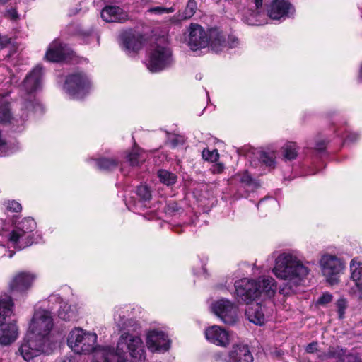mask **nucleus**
Listing matches in <instances>:
<instances>
[{
	"mask_svg": "<svg viewBox=\"0 0 362 362\" xmlns=\"http://www.w3.org/2000/svg\"><path fill=\"white\" fill-rule=\"evenodd\" d=\"M310 269L298 256L291 252L280 254L275 260L272 272L276 278L286 282L280 287L279 293L288 296L305 282L310 274Z\"/></svg>",
	"mask_w": 362,
	"mask_h": 362,
	"instance_id": "f257e3e1",
	"label": "nucleus"
},
{
	"mask_svg": "<svg viewBox=\"0 0 362 362\" xmlns=\"http://www.w3.org/2000/svg\"><path fill=\"white\" fill-rule=\"evenodd\" d=\"M144 343L137 335L122 333L115 350L112 347H102L95 352V362H144Z\"/></svg>",
	"mask_w": 362,
	"mask_h": 362,
	"instance_id": "f03ea898",
	"label": "nucleus"
},
{
	"mask_svg": "<svg viewBox=\"0 0 362 362\" xmlns=\"http://www.w3.org/2000/svg\"><path fill=\"white\" fill-rule=\"evenodd\" d=\"M235 293L240 300L249 304L257 298L272 297L276 290L275 280L270 276H262L257 281L242 279L235 283Z\"/></svg>",
	"mask_w": 362,
	"mask_h": 362,
	"instance_id": "7ed1b4c3",
	"label": "nucleus"
},
{
	"mask_svg": "<svg viewBox=\"0 0 362 362\" xmlns=\"http://www.w3.org/2000/svg\"><path fill=\"white\" fill-rule=\"evenodd\" d=\"M42 68L40 66L35 67L26 76L23 83V89L25 95L21 105V119L24 122L31 112H42V106L38 103L33 93L37 91L41 86Z\"/></svg>",
	"mask_w": 362,
	"mask_h": 362,
	"instance_id": "20e7f679",
	"label": "nucleus"
},
{
	"mask_svg": "<svg viewBox=\"0 0 362 362\" xmlns=\"http://www.w3.org/2000/svg\"><path fill=\"white\" fill-rule=\"evenodd\" d=\"M36 227L35 221L25 218L18 223L11 233H6L8 243L16 249H24L33 243V231Z\"/></svg>",
	"mask_w": 362,
	"mask_h": 362,
	"instance_id": "39448f33",
	"label": "nucleus"
},
{
	"mask_svg": "<svg viewBox=\"0 0 362 362\" xmlns=\"http://www.w3.org/2000/svg\"><path fill=\"white\" fill-rule=\"evenodd\" d=\"M96 341L97 335L95 334L76 328L69 333L67 344L71 350L78 354H87L94 351V357L95 358V352L100 349H96Z\"/></svg>",
	"mask_w": 362,
	"mask_h": 362,
	"instance_id": "423d86ee",
	"label": "nucleus"
},
{
	"mask_svg": "<svg viewBox=\"0 0 362 362\" xmlns=\"http://www.w3.org/2000/svg\"><path fill=\"white\" fill-rule=\"evenodd\" d=\"M52 328L53 318L51 313L39 309L33 315L27 334L29 337H35L46 343Z\"/></svg>",
	"mask_w": 362,
	"mask_h": 362,
	"instance_id": "0eeeda50",
	"label": "nucleus"
},
{
	"mask_svg": "<svg viewBox=\"0 0 362 362\" xmlns=\"http://www.w3.org/2000/svg\"><path fill=\"white\" fill-rule=\"evenodd\" d=\"M172 64V52L166 45H162L160 42H158L152 46L147 64L148 69L151 72L160 71L170 66Z\"/></svg>",
	"mask_w": 362,
	"mask_h": 362,
	"instance_id": "6e6552de",
	"label": "nucleus"
},
{
	"mask_svg": "<svg viewBox=\"0 0 362 362\" xmlns=\"http://www.w3.org/2000/svg\"><path fill=\"white\" fill-rule=\"evenodd\" d=\"M320 264L323 276L331 284L334 285L339 282V274L344 269V264L342 260L335 255L329 254L322 256Z\"/></svg>",
	"mask_w": 362,
	"mask_h": 362,
	"instance_id": "1a4fd4ad",
	"label": "nucleus"
},
{
	"mask_svg": "<svg viewBox=\"0 0 362 362\" xmlns=\"http://www.w3.org/2000/svg\"><path fill=\"white\" fill-rule=\"evenodd\" d=\"M90 87V82L83 73H76L69 75L65 81L64 89L75 99L83 98Z\"/></svg>",
	"mask_w": 362,
	"mask_h": 362,
	"instance_id": "9d476101",
	"label": "nucleus"
},
{
	"mask_svg": "<svg viewBox=\"0 0 362 362\" xmlns=\"http://www.w3.org/2000/svg\"><path fill=\"white\" fill-rule=\"evenodd\" d=\"M45 342L35 337H29L26 334L18 348V352L26 361H30L39 356L42 351Z\"/></svg>",
	"mask_w": 362,
	"mask_h": 362,
	"instance_id": "9b49d317",
	"label": "nucleus"
},
{
	"mask_svg": "<svg viewBox=\"0 0 362 362\" xmlns=\"http://www.w3.org/2000/svg\"><path fill=\"white\" fill-rule=\"evenodd\" d=\"M187 41L192 50H197L209 46L208 31L197 23H191L187 29Z\"/></svg>",
	"mask_w": 362,
	"mask_h": 362,
	"instance_id": "f8f14e48",
	"label": "nucleus"
},
{
	"mask_svg": "<svg viewBox=\"0 0 362 362\" xmlns=\"http://www.w3.org/2000/svg\"><path fill=\"white\" fill-rule=\"evenodd\" d=\"M213 312L228 325H233L237 320V308L230 301L221 299L212 305Z\"/></svg>",
	"mask_w": 362,
	"mask_h": 362,
	"instance_id": "ddd939ff",
	"label": "nucleus"
},
{
	"mask_svg": "<svg viewBox=\"0 0 362 362\" xmlns=\"http://www.w3.org/2000/svg\"><path fill=\"white\" fill-rule=\"evenodd\" d=\"M206 340L221 347H226L230 342V335L224 328L218 325H212L204 331Z\"/></svg>",
	"mask_w": 362,
	"mask_h": 362,
	"instance_id": "4468645a",
	"label": "nucleus"
},
{
	"mask_svg": "<svg viewBox=\"0 0 362 362\" xmlns=\"http://www.w3.org/2000/svg\"><path fill=\"white\" fill-rule=\"evenodd\" d=\"M34 279L35 275L30 272H18L11 279L9 289L13 293H23L32 286Z\"/></svg>",
	"mask_w": 362,
	"mask_h": 362,
	"instance_id": "2eb2a0df",
	"label": "nucleus"
},
{
	"mask_svg": "<svg viewBox=\"0 0 362 362\" xmlns=\"http://www.w3.org/2000/svg\"><path fill=\"white\" fill-rule=\"evenodd\" d=\"M146 344L151 351L164 352L170 348L168 336L162 331L152 330L147 335Z\"/></svg>",
	"mask_w": 362,
	"mask_h": 362,
	"instance_id": "dca6fc26",
	"label": "nucleus"
},
{
	"mask_svg": "<svg viewBox=\"0 0 362 362\" xmlns=\"http://www.w3.org/2000/svg\"><path fill=\"white\" fill-rule=\"evenodd\" d=\"M294 13L292 5L285 0H274L268 10L270 18L279 20L281 18L288 17Z\"/></svg>",
	"mask_w": 362,
	"mask_h": 362,
	"instance_id": "f3484780",
	"label": "nucleus"
},
{
	"mask_svg": "<svg viewBox=\"0 0 362 362\" xmlns=\"http://www.w3.org/2000/svg\"><path fill=\"white\" fill-rule=\"evenodd\" d=\"M124 49L129 52H136L143 45L144 37L139 33L126 31L121 35Z\"/></svg>",
	"mask_w": 362,
	"mask_h": 362,
	"instance_id": "a211bd4d",
	"label": "nucleus"
},
{
	"mask_svg": "<svg viewBox=\"0 0 362 362\" xmlns=\"http://www.w3.org/2000/svg\"><path fill=\"white\" fill-rule=\"evenodd\" d=\"M255 5L256 10L253 11L247 9L245 11L243 17V20L247 24L250 25H261L265 22L262 19V16H264L262 8V1L263 0H252Z\"/></svg>",
	"mask_w": 362,
	"mask_h": 362,
	"instance_id": "6ab92c4d",
	"label": "nucleus"
},
{
	"mask_svg": "<svg viewBox=\"0 0 362 362\" xmlns=\"http://www.w3.org/2000/svg\"><path fill=\"white\" fill-rule=\"evenodd\" d=\"M67 54L66 47L59 40H54L49 45L45 57L48 61L57 62L64 60Z\"/></svg>",
	"mask_w": 362,
	"mask_h": 362,
	"instance_id": "aec40b11",
	"label": "nucleus"
},
{
	"mask_svg": "<svg viewBox=\"0 0 362 362\" xmlns=\"http://www.w3.org/2000/svg\"><path fill=\"white\" fill-rule=\"evenodd\" d=\"M230 362H252L253 356L247 345L235 344L229 352Z\"/></svg>",
	"mask_w": 362,
	"mask_h": 362,
	"instance_id": "412c9836",
	"label": "nucleus"
},
{
	"mask_svg": "<svg viewBox=\"0 0 362 362\" xmlns=\"http://www.w3.org/2000/svg\"><path fill=\"white\" fill-rule=\"evenodd\" d=\"M209 45L211 49L218 52L226 47V35L218 28H211L208 30Z\"/></svg>",
	"mask_w": 362,
	"mask_h": 362,
	"instance_id": "4be33fe9",
	"label": "nucleus"
},
{
	"mask_svg": "<svg viewBox=\"0 0 362 362\" xmlns=\"http://www.w3.org/2000/svg\"><path fill=\"white\" fill-rule=\"evenodd\" d=\"M101 18L106 22H122L127 18V14L118 6H106L101 11Z\"/></svg>",
	"mask_w": 362,
	"mask_h": 362,
	"instance_id": "5701e85b",
	"label": "nucleus"
},
{
	"mask_svg": "<svg viewBox=\"0 0 362 362\" xmlns=\"http://www.w3.org/2000/svg\"><path fill=\"white\" fill-rule=\"evenodd\" d=\"M263 309L264 308L260 303H252L246 308L245 315L251 322L257 325H262L265 322Z\"/></svg>",
	"mask_w": 362,
	"mask_h": 362,
	"instance_id": "b1692460",
	"label": "nucleus"
},
{
	"mask_svg": "<svg viewBox=\"0 0 362 362\" xmlns=\"http://www.w3.org/2000/svg\"><path fill=\"white\" fill-rule=\"evenodd\" d=\"M18 337V327L15 322L4 326L0 331V344L8 345L14 341Z\"/></svg>",
	"mask_w": 362,
	"mask_h": 362,
	"instance_id": "393cba45",
	"label": "nucleus"
},
{
	"mask_svg": "<svg viewBox=\"0 0 362 362\" xmlns=\"http://www.w3.org/2000/svg\"><path fill=\"white\" fill-rule=\"evenodd\" d=\"M327 356L329 358L338 359V362H362L357 356L346 353V350L339 347L330 349Z\"/></svg>",
	"mask_w": 362,
	"mask_h": 362,
	"instance_id": "a878e982",
	"label": "nucleus"
},
{
	"mask_svg": "<svg viewBox=\"0 0 362 362\" xmlns=\"http://www.w3.org/2000/svg\"><path fill=\"white\" fill-rule=\"evenodd\" d=\"M13 303L11 296L4 294L0 296V326L2 325L6 318L12 313Z\"/></svg>",
	"mask_w": 362,
	"mask_h": 362,
	"instance_id": "bb28decb",
	"label": "nucleus"
},
{
	"mask_svg": "<svg viewBox=\"0 0 362 362\" xmlns=\"http://www.w3.org/2000/svg\"><path fill=\"white\" fill-rule=\"evenodd\" d=\"M351 279L359 291H362V263L355 259L350 264Z\"/></svg>",
	"mask_w": 362,
	"mask_h": 362,
	"instance_id": "cd10ccee",
	"label": "nucleus"
},
{
	"mask_svg": "<svg viewBox=\"0 0 362 362\" xmlns=\"http://www.w3.org/2000/svg\"><path fill=\"white\" fill-rule=\"evenodd\" d=\"M76 315L77 311L75 306H71L65 303L60 305L58 312V316L60 319L64 321H72L76 320Z\"/></svg>",
	"mask_w": 362,
	"mask_h": 362,
	"instance_id": "c85d7f7f",
	"label": "nucleus"
},
{
	"mask_svg": "<svg viewBox=\"0 0 362 362\" xmlns=\"http://www.w3.org/2000/svg\"><path fill=\"white\" fill-rule=\"evenodd\" d=\"M12 120L16 121V119L11 116L9 103L5 97L0 95V123H8Z\"/></svg>",
	"mask_w": 362,
	"mask_h": 362,
	"instance_id": "c756f323",
	"label": "nucleus"
},
{
	"mask_svg": "<svg viewBox=\"0 0 362 362\" xmlns=\"http://www.w3.org/2000/svg\"><path fill=\"white\" fill-rule=\"evenodd\" d=\"M114 320L119 329H127L132 323V321L125 315L124 311L120 308H118L115 311Z\"/></svg>",
	"mask_w": 362,
	"mask_h": 362,
	"instance_id": "7c9ffc66",
	"label": "nucleus"
},
{
	"mask_svg": "<svg viewBox=\"0 0 362 362\" xmlns=\"http://www.w3.org/2000/svg\"><path fill=\"white\" fill-rule=\"evenodd\" d=\"M298 153V148L293 142H288L282 148L284 158L286 160H292L296 158Z\"/></svg>",
	"mask_w": 362,
	"mask_h": 362,
	"instance_id": "2f4dec72",
	"label": "nucleus"
},
{
	"mask_svg": "<svg viewBox=\"0 0 362 362\" xmlns=\"http://www.w3.org/2000/svg\"><path fill=\"white\" fill-rule=\"evenodd\" d=\"M127 160L132 166H136L144 160L141 151L138 148H134L127 156Z\"/></svg>",
	"mask_w": 362,
	"mask_h": 362,
	"instance_id": "473e14b6",
	"label": "nucleus"
},
{
	"mask_svg": "<svg viewBox=\"0 0 362 362\" xmlns=\"http://www.w3.org/2000/svg\"><path fill=\"white\" fill-rule=\"evenodd\" d=\"M97 165L100 169L110 170L115 168L118 165V160L116 158H103L97 160Z\"/></svg>",
	"mask_w": 362,
	"mask_h": 362,
	"instance_id": "72a5a7b5",
	"label": "nucleus"
},
{
	"mask_svg": "<svg viewBox=\"0 0 362 362\" xmlns=\"http://www.w3.org/2000/svg\"><path fill=\"white\" fill-rule=\"evenodd\" d=\"M197 9V5L195 0H189L185 11L182 14H180L181 20H187L192 18Z\"/></svg>",
	"mask_w": 362,
	"mask_h": 362,
	"instance_id": "f704fd0d",
	"label": "nucleus"
},
{
	"mask_svg": "<svg viewBox=\"0 0 362 362\" xmlns=\"http://www.w3.org/2000/svg\"><path fill=\"white\" fill-rule=\"evenodd\" d=\"M158 177L163 184L170 185L176 182L177 177L165 170H160L158 172Z\"/></svg>",
	"mask_w": 362,
	"mask_h": 362,
	"instance_id": "c9c22d12",
	"label": "nucleus"
},
{
	"mask_svg": "<svg viewBox=\"0 0 362 362\" xmlns=\"http://www.w3.org/2000/svg\"><path fill=\"white\" fill-rule=\"evenodd\" d=\"M259 160L268 167H274L275 164V156L273 153L261 152L259 156Z\"/></svg>",
	"mask_w": 362,
	"mask_h": 362,
	"instance_id": "e433bc0d",
	"label": "nucleus"
},
{
	"mask_svg": "<svg viewBox=\"0 0 362 362\" xmlns=\"http://www.w3.org/2000/svg\"><path fill=\"white\" fill-rule=\"evenodd\" d=\"M202 158L208 161L216 162L219 158V154L216 149L213 151L204 149L202 151Z\"/></svg>",
	"mask_w": 362,
	"mask_h": 362,
	"instance_id": "4c0bfd02",
	"label": "nucleus"
},
{
	"mask_svg": "<svg viewBox=\"0 0 362 362\" xmlns=\"http://www.w3.org/2000/svg\"><path fill=\"white\" fill-rule=\"evenodd\" d=\"M137 195L144 201L151 199V194L148 187L146 185H141L137 188Z\"/></svg>",
	"mask_w": 362,
	"mask_h": 362,
	"instance_id": "58836bf2",
	"label": "nucleus"
},
{
	"mask_svg": "<svg viewBox=\"0 0 362 362\" xmlns=\"http://www.w3.org/2000/svg\"><path fill=\"white\" fill-rule=\"evenodd\" d=\"M336 306L339 317L341 319L343 318L347 307L346 300L343 298H339L336 303Z\"/></svg>",
	"mask_w": 362,
	"mask_h": 362,
	"instance_id": "ea45409f",
	"label": "nucleus"
},
{
	"mask_svg": "<svg viewBox=\"0 0 362 362\" xmlns=\"http://www.w3.org/2000/svg\"><path fill=\"white\" fill-rule=\"evenodd\" d=\"M175 11V8L173 7L165 8L162 6H156L151 8L148 10V12L156 14H163V13H170Z\"/></svg>",
	"mask_w": 362,
	"mask_h": 362,
	"instance_id": "a19ab883",
	"label": "nucleus"
},
{
	"mask_svg": "<svg viewBox=\"0 0 362 362\" xmlns=\"http://www.w3.org/2000/svg\"><path fill=\"white\" fill-rule=\"evenodd\" d=\"M235 177L241 183H243L245 185H250L252 182L251 176L249 175V173L247 171L244 172L242 174H237L235 175Z\"/></svg>",
	"mask_w": 362,
	"mask_h": 362,
	"instance_id": "79ce46f5",
	"label": "nucleus"
},
{
	"mask_svg": "<svg viewBox=\"0 0 362 362\" xmlns=\"http://www.w3.org/2000/svg\"><path fill=\"white\" fill-rule=\"evenodd\" d=\"M6 209L11 211L18 212L21 211L22 206L20 203L13 200L6 203Z\"/></svg>",
	"mask_w": 362,
	"mask_h": 362,
	"instance_id": "37998d69",
	"label": "nucleus"
},
{
	"mask_svg": "<svg viewBox=\"0 0 362 362\" xmlns=\"http://www.w3.org/2000/svg\"><path fill=\"white\" fill-rule=\"evenodd\" d=\"M332 300V296L329 293H323L317 300V303L320 305H325L330 303Z\"/></svg>",
	"mask_w": 362,
	"mask_h": 362,
	"instance_id": "c03bdc74",
	"label": "nucleus"
},
{
	"mask_svg": "<svg viewBox=\"0 0 362 362\" xmlns=\"http://www.w3.org/2000/svg\"><path fill=\"white\" fill-rule=\"evenodd\" d=\"M305 351L308 354H317L320 352L318 343L317 341H313L308 344L305 347Z\"/></svg>",
	"mask_w": 362,
	"mask_h": 362,
	"instance_id": "a18cd8bd",
	"label": "nucleus"
},
{
	"mask_svg": "<svg viewBox=\"0 0 362 362\" xmlns=\"http://www.w3.org/2000/svg\"><path fill=\"white\" fill-rule=\"evenodd\" d=\"M169 142L173 147H175L180 144H182L183 139L181 136H174L173 138L169 139Z\"/></svg>",
	"mask_w": 362,
	"mask_h": 362,
	"instance_id": "49530a36",
	"label": "nucleus"
},
{
	"mask_svg": "<svg viewBox=\"0 0 362 362\" xmlns=\"http://www.w3.org/2000/svg\"><path fill=\"white\" fill-rule=\"evenodd\" d=\"M11 43V38L6 36H0V49H4Z\"/></svg>",
	"mask_w": 362,
	"mask_h": 362,
	"instance_id": "de8ad7c7",
	"label": "nucleus"
},
{
	"mask_svg": "<svg viewBox=\"0 0 362 362\" xmlns=\"http://www.w3.org/2000/svg\"><path fill=\"white\" fill-rule=\"evenodd\" d=\"M6 16L13 20H16L18 18V15L16 9L11 8L6 11Z\"/></svg>",
	"mask_w": 362,
	"mask_h": 362,
	"instance_id": "09e8293b",
	"label": "nucleus"
},
{
	"mask_svg": "<svg viewBox=\"0 0 362 362\" xmlns=\"http://www.w3.org/2000/svg\"><path fill=\"white\" fill-rule=\"evenodd\" d=\"M359 137V135L356 133H350L347 137H346V141H349V142H354L355 141H356Z\"/></svg>",
	"mask_w": 362,
	"mask_h": 362,
	"instance_id": "8fccbe9b",
	"label": "nucleus"
},
{
	"mask_svg": "<svg viewBox=\"0 0 362 362\" xmlns=\"http://www.w3.org/2000/svg\"><path fill=\"white\" fill-rule=\"evenodd\" d=\"M224 169V166L223 164L221 163H217L214 166V168H213V173H221L223 172Z\"/></svg>",
	"mask_w": 362,
	"mask_h": 362,
	"instance_id": "3c124183",
	"label": "nucleus"
},
{
	"mask_svg": "<svg viewBox=\"0 0 362 362\" xmlns=\"http://www.w3.org/2000/svg\"><path fill=\"white\" fill-rule=\"evenodd\" d=\"M228 44L230 47H233L238 44V40L235 37H230L228 41H226V45Z\"/></svg>",
	"mask_w": 362,
	"mask_h": 362,
	"instance_id": "603ef678",
	"label": "nucleus"
},
{
	"mask_svg": "<svg viewBox=\"0 0 362 362\" xmlns=\"http://www.w3.org/2000/svg\"><path fill=\"white\" fill-rule=\"evenodd\" d=\"M326 147V142L325 141H319L316 144L315 148L317 151H322L325 149Z\"/></svg>",
	"mask_w": 362,
	"mask_h": 362,
	"instance_id": "864d4df0",
	"label": "nucleus"
},
{
	"mask_svg": "<svg viewBox=\"0 0 362 362\" xmlns=\"http://www.w3.org/2000/svg\"><path fill=\"white\" fill-rule=\"evenodd\" d=\"M7 252V249L4 245L0 244V257L5 256Z\"/></svg>",
	"mask_w": 362,
	"mask_h": 362,
	"instance_id": "5fc2aeb1",
	"label": "nucleus"
},
{
	"mask_svg": "<svg viewBox=\"0 0 362 362\" xmlns=\"http://www.w3.org/2000/svg\"><path fill=\"white\" fill-rule=\"evenodd\" d=\"M14 255V252L13 251H9L8 252V257H12Z\"/></svg>",
	"mask_w": 362,
	"mask_h": 362,
	"instance_id": "6e6d98bb",
	"label": "nucleus"
},
{
	"mask_svg": "<svg viewBox=\"0 0 362 362\" xmlns=\"http://www.w3.org/2000/svg\"><path fill=\"white\" fill-rule=\"evenodd\" d=\"M9 0H0V4H4L8 2Z\"/></svg>",
	"mask_w": 362,
	"mask_h": 362,
	"instance_id": "4d7b16f0",
	"label": "nucleus"
}]
</instances>
